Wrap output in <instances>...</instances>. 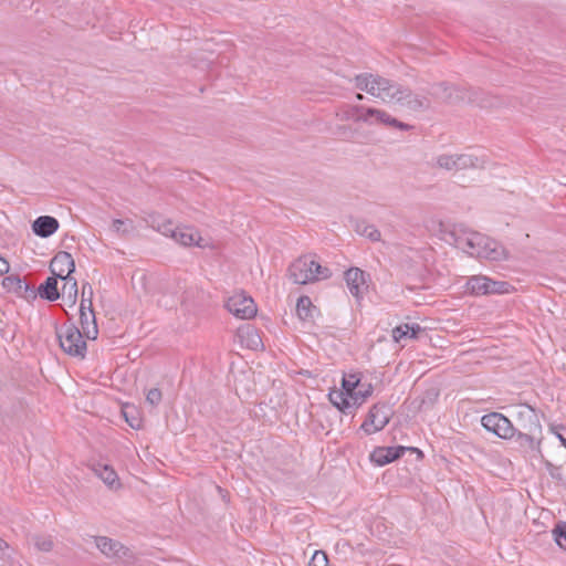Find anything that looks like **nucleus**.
<instances>
[{
	"mask_svg": "<svg viewBox=\"0 0 566 566\" xmlns=\"http://www.w3.org/2000/svg\"><path fill=\"white\" fill-rule=\"evenodd\" d=\"M431 95L449 105H458L464 102L478 105L482 108L495 107L499 105L496 97L489 96L482 90L467 88L449 82L433 84Z\"/></svg>",
	"mask_w": 566,
	"mask_h": 566,
	"instance_id": "1",
	"label": "nucleus"
},
{
	"mask_svg": "<svg viewBox=\"0 0 566 566\" xmlns=\"http://www.w3.org/2000/svg\"><path fill=\"white\" fill-rule=\"evenodd\" d=\"M384 102L396 101L412 112H423L430 108L431 102L426 95L415 94L409 87L390 81V90L386 91Z\"/></svg>",
	"mask_w": 566,
	"mask_h": 566,
	"instance_id": "2",
	"label": "nucleus"
},
{
	"mask_svg": "<svg viewBox=\"0 0 566 566\" xmlns=\"http://www.w3.org/2000/svg\"><path fill=\"white\" fill-rule=\"evenodd\" d=\"M55 334L61 349L73 357L84 358L87 349L85 337L82 332L73 324H64L62 327L55 326Z\"/></svg>",
	"mask_w": 566,
	"mask_h": 566,
	"instance_id": "3",
	"label": "nucleus"
},
{
	"mask_svg": "<svg viewBox=\"0 0 566 566\" xmlns=\"http://www.w3.org/2000/svg\"><path fill=\"white\" fill-rule=\"evenodd\" d=\"M467 245L472 249L471 254H476L493 261L506 260L507 251L505 248L490 238L483 237L480 233H473L468 239Z\"/></svg>",
	"mask_w": 566,
	"mask_h": 566,
	"instance_id": "4",
	"label": "nucleus"
},
{
	"mask_svg": "<svg viewBox=\"0 0 566 566\" xmlns=\"http://www.w3.org/2000/svg\"><path fill=\"white\" fill-rule=\"evenodd\" d=\"M510 283L505 281H494L484 275H473L468 279L467 292L474 296L504 294L510 291Z\"/></svg>",
	"mask_w": 566,
	"mask_h": 566,
	"instance_id": "5",
	"label": "nucleus"
},
{
	"mask_svg": "<svg viewBox=\"0 0 566 566\" xmlns=\"http://www.w3.org/2000/svg\"><path fill=\"white\" fill-rule=\"evenodd\" d=\"M392 413V409L387 402L374 403L361 423L360 429L368 436L376 433L389 423Z\"/></svg>",
	"mask_w": 566,
	"mask_h": 566,
	"instance_id": "6",
	"label": "nucleus"
},
{
	"mask_svg": "<svg viewBox=\"0 0 566 566\" xmlns=\"http://www.w3.org/2000/svg\"><path fill=\"white\" fill-rule=\"evenodd\" d=\"M482 427L503 440H511L515 434V427L504 415L492 411L481 418Z\"/></svg>",
	"mask_w": 566,
	"mask_h": 566,
	"instance_id": "7",
	"label": "nucleus"
},
{
	"mask_svg": "<svg viewBox=\"0 0 566 566\" xmlns=\"http://www.w3.org/2000/svg\"><path fill=\"white\" fill-rule=\"evenodd\" d=\"M363 123L366 125L385 126L388 128L409 130L411 125L402 123L382 109L365 106Z\"/></svg>",
	"mask_w": 566,
	"mask_h": 566,
	"instance_id": "8",
	"label": "nucleus"
},
{
	"mask_svg": "<svg viewBox=\"0 0 566 566\" xmlns=\"http://www.w3.org/2000/svg\"><path fill=\"white\" fill-rule=\"evenodd\" d=\"M355 85L358 90L384 101L386 91L390 90V80L379 75L359 74L355 77Z\"/></svg>",
	"mask_w": 566,
	"mask_h": 566,
	"instance_id": "9",
	"label": "nucleus"
},
{
	"mask_svg": "<svg viewBox=\"0 0 566 566\" xmlns=\"http://www.w3.org/2000/svg\"><path fill=\"white\" fill-rule=\"evenodd\" d=\"M224 306L231 314L241 319L253 318L258 311L253 298L244 293L230 296Z\"/></svg>",
	"mask_w": 566,
	"mask_h": 566,
	"instance_id": "10",
	"label": "nucleus"
},
{
	"mask_svg": "<svg viewBox=\"0 0 566 566\" xmlns=\"http://www.w3.org/2000/svg\"><path fill=\"white\" fill-rule=\"evenodd\" d=\"M50 272L65 281L62 291L65 292L71 282V274L75 271V262L71 253L66 251L57 252L50 262Z\"/></svg>",
	"mask_w": 566,
	"mask_h": 566,
	"instance_id": "11",
	"label": "nucleus"
},
{
	"mask_svg": "<svg viewBox=\"0 0 566 566\" xmlns=\"http://www.w3.org/2000/svg\"><path fill=\"white\" fill-rule=\"evenodd\" d=\"M314 259L310 255H303L296 259L287 269V275L295 284H306L314 282L312 268Z\"/></svg>",
	"mask_w": 566,
	"mask_h": 566,
	"instance_id": "12",
	"label": "nucleus"
},
{
	"mask_svg": "<svg viewBox=\"0 0 566 566\" xmlns=\"http://www.w3.org/2000/svg\"><path fill=\"white\" fill-rule=\"evenodd\" d=\"M516 432L543 433L539 417L536 410L530 405H522L516 413Z\"/></svg>",
	"mask_w": 566,
	"mask_h": 566,
	"instance_id": "13",
	"label": "nucleus"
},
{
	"mask_svg": "<svg viewBox=\"0 0 566 566\" xmlns=\"http://www.w3.org/2000/svg\"><path fill=\"white\" fill-rule=\"evenodd\" d=\"M2 286L7 292L14 293L18 297H23L29 302L36 298L35 287L24 282L19 274L6 276L2 281Z\"/></svg>",
	"mask_w": 566,
	"mask_h": 566,
	"instance_id": "14",
	"label": "nucleus"
},
{
	"mask_svg": "<svg viewBox=\"0 0 566 566\" xmlns=\"http://www.w3.org/2000/svg\"><path fill=\"white\" fill-rule=\"evenodd\" d=\"M80 324L81 332L86 338L95 339L97 337L98 328L91 298L87 300V306H80Z\"/></svg>",
	"mask_w": 566,
	"mask_h": 566,
	"instance_id": "15",
	"label": "nucleus"
},
{
	"mask_svg": "<svg viewBox=\"0 0 566 566\" xmlns=\"http://www.w3.org/2000/svg\"><path fill=\"white\" fill-rule=\"evenodd\" d=\"M368 277L369 274L359 268H350L344 273V279L349 289V292L355 297H359L364 290L367 289Z\"/></svg>",
	"mask_w": 566,
	"mask_h": 566,
	"instance_id": "16",
	"label": "nucleus"
},
{
	"mask_svg": "<svg viewBox=\"0 0 566 566\" xmlns=\"http://www.w3.org/2000/svg\"><path fill=\"white\" fill-rule=\"evenodd\" d=\"M514 442L518 451L523 453H542L541 444L543 433L516 432L514 434Z\"/></svg>",
	"mask_w": 566,
	"mask_h": 566,
	"instance_id": "17",
	"label": "nucleus"
},
{
	"mask_svg": "<svg viewBox=\"0 0 566 566\" xmlns=\"http://www.w3.org/2000/svg\"><path fill=\"white\" fill-rule=\"evenodd\" d=\"M403 454L405 449L402 446L377 447L370 453V461L379 467H384L400 459Z\"/></svg>",
	"mask_w": 566,
	"mask_h": 566,
	"instance_id": "18",
	"label": "nucleus"
},
{
	"mask_svg": "<svg viewBox=\"0 0 566 566\" xmlns=\"http://www.w3.org/2000/svg\"><path fill=\"white\" fill-rule=\"evenodd\" d=\"M59 221L51 216H40L32 222V231L40 238H49L59 229Z\"/></svg>",
	"mask_w": 566,
	"mask_h": 566,
	"instance_id": "19",
	"label": "nucleus"
},
{
	"mask_svg": "<svg viewBox=\"0 0 566 566\" xmlns=\"http://www.w3.org/2000/svg\"><path fill=\"white\" fill-rule=\"evenodd\" d=\"M172 239L184 247H202V238L200 237L198 231H195L191 228L176 227L172 232Z\"/></svg>",
	"mask_w": 566,
	"mask_h": 566,
	"instance_id": "20",
	"label": "nucleus"
},
{
	"mask_svg": "<svg viewBox=\"0 0 566 566\" xmlns=\"http://www.w3.org/2000/svg\"><path fill=\"white\" fill-rule=\"evenodd\" d=\"M60 276L51 275L35 289L36 296L39 295L42 300L54 302L61 297V293L57 286V280Z\"/></svg>",
	"mask_w": 566,
	"mask_h": 566,
	"instance_id": "21",
	"label": "nucleus"
},
{
	"mask_svg": "<svg viewBox=\"0 0 566 566\" xmlns=\"http://www.w3.org/2000/svg\"><path fill=\"white\" fill-rule=\"evenodd\" d=\"M424 329L419 324H401L392 329V337L396 342L403 338L418 339Z\"/></svg>",
	"mask_w": 566,
	"mask_h": 566,
	"instance_id": "22",
	"label": "nucleus"
},
{
	"mask_svg": "<svg viewBox=\"0 0 566 566\" xmlns=\"http://www.w3.org/2000/svg\"><path fill=\"white\" fill-rule=\"evenodd\" d=\"M455 159V170L482 169L485 160L472 153L458 154Z\"/></svg>",
	"mask_w": 566,
	"mask_h": 566,
	"instance_id": "23",
	"label": "nucleus"
},
{
	"mask_svg": "<svg viewBox=\"0 0 566 566\" xmlns=\"http://www.w3.org/2000/svg\"><path fill=\"white\" fill-rule=\"evenodd\" d=\"M328 398L331 403L343 413H350L352 409L355 408L352 398L342 388L339 390H332L328 394Z\"/></svg>",
	"mask_w": 566,
	"mask_h": 566,
	"instance_id": "24",
	"label": "nucleus"
},
{
	"mask_svg": "<svg viewBox=\"0 0 566 566\" xmlns=\"http://www.w3.org/2000/svg\"><path fill=\"white\" fill-rule=\"evenodd\" d=\"M93 470L111 489H118L120 486L117 473L109 465L97 463Z\"/></svg>",
	"mask_w": 566,
	"mask_h": 566,
	"instance_id": "25",
	"label": "nucleus"
},
{
	"mask_svg": "<svg viewBox=\"0 0 566 566\" xmlns=\"http://www.w3.org/2000/svg\"><path fill=\"white\" fill-rule=\"evenodd\" d=\"M318 310L315 305H313L311 298L306 295H302L296 303V314L300 319L305 322H313L315 317V313Z\"/></svg>",
	"mask_w": 566,
	"mask_h": 566,
	"instance_id": "26",
	"label": "nucleus"
},
{
	"mask_svg": "<svg viewBox=\"0 0 566 566\" xmlns=\"http://www.w3.org/2000/svg\"><path fill=\"white\" fill-rule=\"evenodd\" d=\"M365 105H344L340 107L336 116L340 120H354L355 123H363Z\"/></svg>",
	"mask_w": 566,
	"mask_h": 566,
	"instance_id": "27",
	"label": "nucleus"
},
{
	"mask_svg": "<svg viewBox=\"0 0 566 566\" xmlns=\"http://www.w3.org/2000/svg\"><path fill=\"white\" fill-rule=\"evenodd\" d=\"M238 335L242 342L251 349H256L262 345V339L258 331L250 324H247L238 329Z\"/></svg>",
	"mask_w": 566,
	"mask_h": 566,
	"instance_id": "28",
	"label": "nucleus"
},
{
	"mask_svg": "<svg viewBox=\"0 0 566 566\" xmlns=\"http://www.w3.org/2000/svg\"><path fill=\"white\" fill-rule=\"evenodd\" d=\"M363 379L361 373H350L348 375H344L342 379V389L349 396V398H354L356 389L359 387V382Z\"/></svg>",
	"mask_w": 566,
	"mask_h": 566,
	"instance_id": "29",
	"label": "nucleus"
},
{
	"mask_svg": "<svg viewBox=\"0 0 566 566\" xmlns=\"http://www.w3.org/2000/svg\"><path fill=\"white\" fill-rule=\"evenodd\" d=\"M95 542L97 548L107 557H114L116 548L120 549V542L106 536H97Z\"/></svg>",
	"mask_w": 566,
	"mask_h": 566,
	"instance_id": "30",
	"label": "nucleus"
},
{
	"mask_svg": "<svg viewBox=\"0 0 566 566\" xmlns=\"http://www.w3.org/2000/svg\"><path fill=\"white\" fill-rule=\"evenodd\" d=\"M355 396L353 398V405L355 408L361 406L374 392V387L370 382L363 381L359 382V387L356 389Z\"/></svg>",
	"mask_w": 566,
	"mask_h": 566,
	"instance_id": "31",
	"label": "nucleus"
},
{
	"mask_svg": "<svg viewBox=\"0 0 566 566\" xmlns=\"http://www.w3.org/2000/svg\"><path fill=\"white\" fill-rule=\"evenodd\" d=\"M355 230L374 242L379 241L381 237L380 231L375 226L365 221H356Z\"/></svg>",
	"mask_w": 566,
	"mask_h": 566,
	"instance_id": "32",
	"label": "nucleus"
},
{
	"mask_svg": "<svg viewBox=\"0 0 566 566\" xmlns=\"http://www.w3.org/2000/svg\"><path fill=\"white\" fill-rule=\"evenodd\" d=\"M553 537L555 543L566 552V522L558 521L553 531Z\"/></svg>",
	"mask_w": 566,
	"mask_h": 566,
	"instance_id": "33",
	"label": "nucleus"
},
{
	"mask_svg": "<svg viewBox=\"0 0 566 566\" xmlns=\"http://www.w3.org/2000/svg\"><path fill=\"white\" fill-rule=\"evenodd\" d=\"M151 227L164 235L172 238L175 228L170 220H160V217H151Z\"/></svg>",
	"mask_w": 566,
	"mask_h": 566,
	"instance_id": "34",
	"label": "nucleus"
},
{
	"mask_svg": "<svg viewBox=\"0 0 566 566\" xmlns=\"http://www.w3.org/2000/svg\"><path fill=\"white\" fill-rule=\"evenodd\" d=\"M454 158H457V155L442 154V155L438 156L437 165L440 168H443L447 170H453V169H455V165H457Z\"/></svg>",
	"mask_w": 566,
	"mask_h": 566,
	"instance_id": "35",
	"label": "nucleus"
},
{
	"mask_svg": "<svg viewBox=\"0 0 566 566\" xmlns=\"http://www.w3.org/2000/svg\"><path fill=\"white\" fill-rule=\"evenodd\" d=\"M35 547L41 552H50L53 548V541L50 536H35L33 538Z\"/></svg>",
	"mask_w": 566,
	"mask_h": 566,
	"instance_id": "36",
	"label": "nucleus"
},
{
	"mask_svg": "<svg viewBox=\"0 0 566 566\" xmlns=\"http://www.w3.org/2000/svg\"><path fill=\"white\" fill-rule=\"evenodd\" d=\"M314 281L319 279H328L332 275V272L328 268L321 265L318 262L314 260V265L312 268Z\"/></svg>",
	"mask_w": 566,
	"mask_h": 566,
	"instance_id": "37",
	"label": "nucleus"
},
{
	"mask_svg": "<svg viewBox=\"0 0 566 566\" xmlns=\"http://www.w3.org/2000/svg\"><path fill=\"white\" fill-rule=\"evenodd\" d=\"M163 399V392L159 388H151L146 394V402L151 407H157Z\"/></svg>",
	"mask_w": 566,
	"mask_h": 566,
	"instance_id": "38",
	"label": "nucleus"
},
{
	"mask_svg": "<svg viewBox=\"0 0 566 566\" xmlns=\"http://www.w3.org/2000/svg\"><path fill=\"white\" fill-rule=\"evenodd\" d=\"M308 566H329L327 554L323 551H316L313 554Z\"/></svg>",
	"mask_w": 566,
	"mask_h": 566,
	"instance_id": "39",
	"label": "nucleus"
},
{
	"mask_svg": "<svg viewBox=\"0 0 566 566\" xmlns=\"http://www.w3.org/2000/svg\"><path fill=\"white\" fill-rule=\"evenodd\" d=\"M114 557L118 558L125 563H132L135 559L134 553L132 552V549H129L122 543H120V549L116 548V555H114Z\"/></svg>",
	"mask_w": 566,
	"mask_h": 566,
	"instance_id": "40",
	"label": "nucleus"
},
{
	"mask_svg": "<svg viewBox=\"0 0 566 566\" xmlns=\"http://www.w3.org/2000/svg\"><path fill=\"white\" fill-rule=\"evenodd\" d=\"M66 292L69 294V297H70L72 304H74L76 301V296H77V282L72 276H71V282L67 284L64 293H66Z\"/></svg>",
	"mask_w": 566,
	"mask_h": 566,
	"instance_id": "41",
	"label": "nucleus"
},
{
	"mask_svg": "<svg viewBox=\"0 0 566 566\" xmlns=\"http://www.w3.org/2000/svg\"><path fill=\"white\" fill-rule=\"evenodd\" d=\"M551 431L555 433L560 443L566 448V427L565 426H552Z\"/></svg>",
	"mask_w": 566,
	"mask_h": 566,
	"instance_id": "42",
	"label": "nucleus"
},
{
	"mask_svg": "<svg viewBox=\"0 0 566 566\" xmlns=\"http://www.w3.org/2000/svg\"><path fill=\"white\" fill-rule=\"evenodd\" d=\"M93 289L88 283L83 284L82 286V301L81 306H87V300H92Z\"/></svg>",
	"mask_w": 566,
	"mask_h": 566,
	"instance_id": "43",
	"label": "nucleus"
},
{
	"mask_svg": "<svg viewBox=\"0 0 566 566\" xmlns=\"http://www.w3.org/2000/svg\"><path fill=\"white\" fill-rule=\"evenodd\" d=\"M123 415L126 422L133 428L138 429L140 427V419L128 415L127 408L123 409Z\"/></svg>",
	"mask_w": 566,
	"mask_h": 566,
	"instance_id": "44",
	"label": "nucleus"
},
{
	"mask_svg": "<svg viewBox=\"0 0 566 566\" xmlns=\"http://www.w3.org/2000/svg\"><path fill=\"white\" fill-rule=\"evenodd\" d=\"M547 469L553 479L560 481L563 479L560 469L558 467L553 465L551 462H547Z\"/></svg>",
	"mask_w": 566,
	"mask_h": 566,
	"instance_id": "45",
	"label": "nucleus"
},
{
	"mask_svg": "<svg viewBox=\"0 0 566 566\" xmlns=\"http://www.w3.org/2000/svg\"><path fill=\"white\" fill-rule=\"evenodd\" d=\"M125 221L124 220H120V219H115L113 220V229L116 231V232H122L123 234L129 232L126 228H124L125 226Z\"/></svg>",
	"mask_w": 566,
	"mask_h": 566,
	"instance_id": "46",
	"label": "nucleus"
},
{
	"mask_svg": "<svg viewBox=\"0 0 566 566\" xmlns=\"http://www.w3.org/2000/svg\"><path fill=\"white\" fill-rule=\"evenodd\" d=\"M9 549V545L6 541L0 538V559H4L7 557V553Z\"/></svg>",
	"mask_w": 566,
	"mask_h": 566,
	"instance_id": "47",
	"label": "nucleus"
},
{
	"mask_svg": "<svg viewBox=\"0 0 566 566\" xmlns=\"http://www.w3.org/2000/svg\"><path fill=\"white\" fill-rule=\"evenodd\" d=\"M10 265L8 261L4 258L0 256V275L8 273Z\"/></svg>",
	"mask_w": 566,
	"mask_h": 566,
	"instance_id": "48",
	"label": "nucleus"
},
{
	"mask_svg": "<svg viewBox=\"0 0 566 566\" xmlns=\"http://www.w3.org/2000/svg\"><path fill=\"white\" fill-rule=\"evenodd\" d=\"M403 449H405V453L406 452L417 453V458L418 459H422L423 458L422 451L419 450L418 448H415V447H403Z\"/></svg>",
	"mask_w": 566,
	"mask_h": 566,
	"instance_id": "49",
	"label": "nucleus"
},
{
	"mask_svg": "<svg viewBox=\"0 0 566 566\" xmlns=\"http://www.w3.org/2000/svg\"><path fill=\"white\" fill-rule=\"evenodd\" d=\"M356 98H357V99H359V101H361V99H364V95H363V94H360V93H358V94L356 95Z\"/></svg>",
	"mask_w": 566,
	"mask_h": 566,
	"instance_id": "50",
	"label": "nucleus"
}]
</instances>
